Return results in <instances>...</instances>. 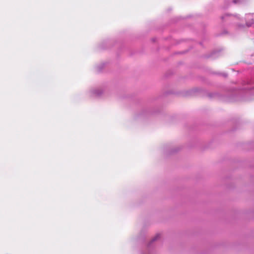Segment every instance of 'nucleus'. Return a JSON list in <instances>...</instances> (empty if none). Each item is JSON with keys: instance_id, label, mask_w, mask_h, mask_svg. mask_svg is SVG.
I'll return each mask as SVG.
<instances>
[{"instance_id": "nucleus-1", "label": "nucleus", "mask_w": 254, "mask_h": 254, "mask_svg": "<svg viewBox=\"0 0 254 254\" xmlns=\"http://www.w3.org/2000/svg\"><path fill=\"white\" fill-rule=\"evenodd\" d=\"M159 236V235H157L156 236V237L154 238V239H153V240H155V239H156Z\"/></svg>"}, {"instance_id": "nucleus-2", "label": "nucleus", "mask_w": 254, "mask_h": 254, "mask_svg": "<svg viewBox=\"0 0 254 254\" xmlns=\"http://www.w3.org/2000/svg\"><path fill=\"white\" fill-rule=\"evenodd\" d=\"M234 2L236 3V0H234Z\"/></svg>"}]
</instances>
